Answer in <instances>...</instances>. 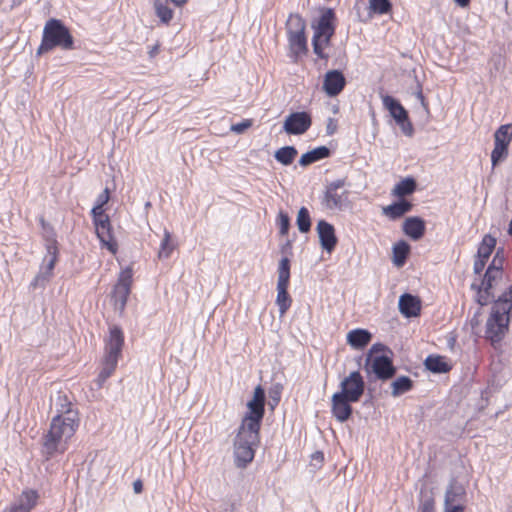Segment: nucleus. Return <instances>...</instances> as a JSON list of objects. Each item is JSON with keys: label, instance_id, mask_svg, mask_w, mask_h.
<instances>
[{"label": "nucleus", "instance_id": "nucleus-48", "mask_svg": "<svg viewBox=\"0 0 512 512\" xmlns=\"http://www.w3.org/2000/svg\"><path fill=\"white\" fill-rule=\"evenodd\" d=\"M109 201V189L105 188L104 191L98 196L96 205L104 206Z\"/></svg>", "mask_w": 512, "mask_h": 512}, {"label": "nucleus", "instance_id": "nucleus-49", "mask_svg": "<svg viewBox=\"0 0 512 512\" xmlns=\"http://www.w3.org/2000/svg\"><path fill=\"white\" fill-rule=\"evenodd\" d=\"M486 261L481 258H476L473 265V270L475 274H480L484 267H485Z\"/></svg>", "mask_w": 512, "mask_h": 512}, {"label": "nucleus", "instance_id": "nucleus-3", "mask_svg": "<svg viewBox=\"0 0 512 512\" xmlns=\"http://www.w3.org/2000/svg\"><path fill=\"white\" fill-rule=\"evenodd\" d=\"M123 346L124 334L122 329L117 325L110 326L109 334L104 340L102 368L95 380L97 388H102L105 381L114 373L118 360L121 357Z\"/></svg>", "mask_w": 512, "mask_h": 512}, {"label": "nucleus", "instance_id": "nucleus-33", "mask_svg": "<svg viewBox=\"0 0 512 512\" xmlns=\"http://www.w3.org/2000/svg\"><path fill=\"white\" fill-rule=\"evenodd\" d=\"M297 154V149L294 146H284L275 152L274 157L282 165L288 166L292 164Z\"/></svg>", "mask_w": 512, "mask_h": 512}, {"label": "nucleus", "instance_id": "nucleus-22", "mask_svg": "<svg viewBox=\"0 0 512 512\" xmlns=\"http://www.w3.org/2000/svg\"><path fill=\"white\" fill-rule=\"evenodd\" d=\"M383 106L389 111L390 115L396 122L403 121L407 118L408 112L401 103L390 95L382 96Z\"/></svg>", "mask_w": 512, "mask_h": 512}, {"label": "nucleus", "instance_id": "nucleus-35", "mask_svg": "<svg viewBox=\"0 0 512 512\" xmlns=\"http://www.w3.org/2000/svg\"><path fill=\"white\" fill-rule=\"evenodd\" d=\"M512 141V125L505 124L501 125L494 133V143L497 145H503L509 147Z\"/></svg>", "mask_w": 512, "mask_h": 512}, {"label": "nucleus", "instance_id": "nucleus-9", "mask_svg": "<svg viewBox=\"0 0 512 512\" xmlns=\"http://www.w3.org/2000/svg\"><path fill=\"white\" fill-rule=\"evenodd\" d=\"M277 273L276 304L279 307L280 316H283L291 306L292 302L291 297L287 292L290 280V260L287 257L280 260Z\"/></svg>", "mask_w": 512, "mask_h": 512}, {"label": "nucleus", "instance_id": "nucleus-43", "mask_svg": "<svg viewBox=\"0 0 512 512\" xmlns=\"http://www.w3.org/2000/svg\"><path fill=\"white\" fill-rule=\"evenodd\" d=\"M278 224H279L280 234L286 235L288 233L289 227H290L289 216L286 213L280 211V213L278 215Z\"/></svg>", "mask_w": 512, "mask_h": 512}, {"label": "nucleus", "instance_id": "nucleus-41", "mask_svg": "<svg viewBox=\"0 0 512 512\" xmlns=\"http://www.w3.org/2000/svg\"><path fill=\"white\" fill-rule=\"evenodd\" d=\"M508 156V148L503 145L494 143V148L491 152L492 165L496 166L499 162L503 161Z\"/></svg>", "mask_w": 512, "mask_h": 512}, {"label": "nucleus", "instance_id": "nucleus-29", "mask_svg": "<svg viewBox=\"0 0 512 512\" xmlns=\"http://www.w3.org/2000/svg\"><path fill=\"white\" fill-rule=\"evenodd\" d=\"M416 181L414 178L407 177L395 185L392 194L397 197H405L411 195L416 190Z\"/></svg>", "mask_w": 512, "mask_h": 512}, {"label": "nucleus", "instance_id": "nucleus-58", "mask_svg": "<svg viewBox=\"0 0 512 512\" xmlns=\"http://www.w3.org/2000/svg\"><path fill=\"white\" fill-rule=\"evenodd\" d=\"M170 2L174 3L178 7H181L187 2V0H170Z\"/></svg>", "mask_w": 512, "mask_h": 512}, {"label": "nucleus", "instance_id": "nucleus-39", "mask_svg": "<svg viewBox=\"0 0 512 512\" xmlns=\"http://www.w3.org/2000/svg\"><path fill=\"white\" fill-rule=\"evenodd\" d=\"M369 9L375 14H388L392 10V4L390 0H369Z\"/></svg>", "mask_w": 512, "mask_h": 512}, {"label": "nucleus", "instance_id": "nucleus-13", "mask_svg": "<svg viewBox=\"0 0 512 512\" xmlns=\"http://www.w3.org/2000/svg\"><path fill=\"white\" fill-rule=\"evenodd\" d=\"M312 125V118L308 112H292L286 116L283 130L289 135H302Z\"/></svg>", "mask_w": 512, "mask_h": 512}, {"label": "nucleus", "instance_id": "nucleus-25", "mask_svg": "<svg viewBox=\"0 0 512 512\" xmlns=\"http://www.w3.org/2000/svg\"><path fill=\"white\" fill-rule=\"evenodd\" d=\"M465 495L464 488L453 482L449 485L445 493V511L451 509V506L461 505V500Z\"/></svg>", "mask_w": 512, "mask_h": 512}, {"label": "nucleus", "instance_id": "nucleus-59", "mask_svg": "<svg viewBox=\"0 0 512 512\" xmlns=\"http://www.w3.org/2000/svg\"><path fill=\"white\" fill-rule=\"evenodd\" d=\"M508 233H509V235L512 236V220L509 223Z\"/></svg>", "mask_w": 512, "mask_h": 512}, {"label": "nucleus", "instance_id": "nucleus-61", "mask_svg": "<svg viewBox=\"0 0 512 512\" xmlns=\"http://www.w3.org/2000/svg\"><path fill=\"white\" fill-rule=\"evenodd\" d=\"M509 512H512V510H510Z\"/></svg>", "mask_w": 512, "mask_h": 512}, {"label": "nucleus", "instance_id": "nucleus-8", "mask_svg": "<svg viewBox=\"0 0 512 512\" xmlns=\"http://www.w3.org/2000/svg\"><path fill=\"white\" fill-rule=\"evenodd\" d=\"M265 391L258 385L254 389L253 398L247 403L248 413L244 416L241 426L250 430L260 431L261 421L265 413Z\"/></svg>", "mask_w": 512, "mask_h": 512}, {"label": "nucleus", "instance_id": "nucleus-7", "mask_svg": "<svg viewBox=\"0 0 512 512\" xmlns=\"http://www.w3.org/2000/svg\"><path fill=\"white\" fill-rule=\"evenodd\" d=\"M345 181L338 179L327 185L321 205L331 211H344L350 207V192L344 189Z\"/></svg>", "mask_w": 512, "mask_h": 512}, {"label": "nucleus", "instance_id": "nucleus-55", "mask_svg": "<svg viewBox=\"0 0 512 512\" xmlns=\"http://www.w3.org/2000/svg\"><path fill=\"white\" fill-rule=\"evenodd\" d=\"M445 512H463V506L462 505H455L451 506V509L445 511Z\"/></svg>", "mask_w": 512, "mask_h": 512}, {"label": "nucleus", "instance_id": "nucleus-10", "mask_svg": "<svg viewBox=\"0 0 512 512\" xmlns=\"http://www.w3.org/2000/svg\"><path fill=\"white\" fill-rule=\"evenodd\" d=\"M131 285L132 269L126 268L120 273L118 281L112 292L114 308L120 313H122L126 307L128 296L131 292Z\"/></svg>", "mask_w": 512, "mask_h": 512}, {"label": "nucleus", "instance_id": "nucleus-5", "mask_svg": "<svg viewBox=\"0 0 512 512\" xmlns=\"http://www.w3.org/2000/svg\"><path fill=\"white\" fill-rule=\"evenodd\" d=\"M335 13L331 8H325L319 19L312 23L314 35L312 46L314 53L321 59H327L328 55L324 53V48L330 44L331 38L335 33Z\"/></svg>", "mask_w": 512, "mask_h": 512}, {"label": "nucleus", "instance_id": "nucleus-26", "mask_svg": "<svg viewBox=\"0 0 512 512\" xmlns=\"http://www.w3.org/2000/svg\"><path fill=\"white\" fill-rule=\"evenodd\" d=\"M330 149L326 146H319L304 153L299 160V164L306 167L314 162L325 159L330 156Z\"/></svg>", "mask_w": 512, "mask_h": 512}, {"label": "nucleus", "instance_id": "nucleus-44", "mask_svg": "<svg viewBox=\"0 0 512 512\" xmlns=\"http://www.w3.org/2000/svg\"><path fill=\"white\" fill-rule=\"evenodd\" d=\"M281 389L282 386L280 384H276L270 391L269 395L271 398V401L269 402V405L273 409L280 401V395H281Z\"/></svg>", "mask_w": 512, "mask_h": 512}, {"label": "nucleus", "instance_id": "nucleus-50", "mask_svg": "<svg viewBox=\"0 0 512 512\" xmlns=\"http://www.w3.org/2000/svg\"><path fill=\"white\" fill-rule=\"evenodd\" d=\"M337 130V122L333 118H328L326 124L327 135H333Z\"/></svg>", "mask_w": 512, "mask_h": 512}, {"label": "nucleus", "instance_id": "nucleus-51", "mask_svg": "<svg viewBox=\"0 0 512 512\" xmlns=\"http://www.w3.org/2000/svg\"><path fill=\"white\" fill-rule=\"evenodd\" d=\"M416 98L420 101L421 106L428 111V104L426 102V99L422 93L421 86L418 84V91L415 93Z\"/></svg>", "mask_w": 512, "mask_h": 512}, {"label": "nucleus", "instance_id": "nucleus-23", "mask_svg": "<svg viewBox=\"0 0 512 512\" xmlns=\"http://www.w3.org/2000/svg\"><path fill=\"white\" fill-rule=\"evenodd\" d=\"M412 203L401 199L388 206L383 207L382 213L392 220H396L412 210Z\"/></svg>", "mask_w": 512, "mask_h": 512}, {"label": "nucleus", "instance_id": "nucleus-28", "mask_svg": "<svg viewBox=\"0 0 512 512\" xmlns=\"http://www.w3.org/2000/svg\"><path fill=\"white\" fill-rule=\"evenodd\" d=\"M287 35L290 48L294 54L298 55L300 53H306L308 51L307 38L305 32Z\"/></svg>", "mask_w": 512, "mask_h": 512}, {"label": "nucleus", "instance_id": "nucleus-14", "mask_svg": "<svg viewBox=\"0 0 512 512\" xmlns=\"http://www.w3.org/2000/svg\"><path fill=\"white\" fill-rule=\"evenodd\" d=\"M57 261V247L54 244L47 246V255L44 257L43 265L39 273L31 282L32 288L44 287L52 276V271Z\"/></svg>", "mask_w": 512, "mask_h": 512}, {"label": "nucleus", "instance_id": "nucleus-37", "mask_svg": "<svg viewBox=\"0 0 512 512\" xmlns=\"http://www.w3.org/2000/svg\"><path fill=\"white\" fill-rule=\"evenodd\" d=\"M175 248V245L171 242V233L164 229V235L163 239L160 243V248L158 252V258L159 259H167L170 257L171 253L173 252Z\"/></svg>", "mask_w": 512, "mask_h": 512}, {"label": "nucleus", "instance_id": "nucleus-18", "mask_svg": "<svg viewBox=\"0 0 512 512\" xmlns=\"http://www.w3.org/2000/svg\"><path fill=\"white\" fill-rule=\"evenodd\" d=\"M38 497L35 490H24L19 498L3 512H30L36 505Z\"/></svg>", "mask_w": 512, "mask_h": 512}, {"label": "nucleus", "instance_id": "nucleus-42", "mask_svg": "<svg viewBox=\"0 0 512 512\" xmlns=\"http://www.w3.org/2000/svg\"><path fill=\"white\" fill-rule=\"evenodd\" d=\"M434 498L432 495H428L426 492L421 491V503L420 510L421 512H434Z\"/></svg>", "mask_w": 512, "mask_h": 512}, {"label": "nucleus", "instance_id": "nucleus-27", "mask_svg": "<svg viewBox=\"0 0 512 512\" xmlns=\"http://www.w3.org/2000/svg\"><path fill=\"white\" fill-rule=\"evenodd\" d=\"M169 3L170 0H153L155 14L165 24L173 18V10L169 7Z\"/></svg>", "mask_w": 512, "mask_h": 512}, {"label": "nucleus", "instance_id": "nucleus-4", "mask_svg": "<svg viewBox=\"0 0 512 512\" xmlns=\"http://www.w3.org/2000/svg\"><path fill=\"white\" fill-rule=\"evenodd\" d=\"M55 47L71 50L74 48V39L62 21L51 18L44 26L42 41L36 54L42 55Z\"/></svg>", "mask_w": 512, "mask_h": 512}, {"label": "nucleus", "instance_id": "nucleus-19", "mask_svg": "<svg viewBox=\"0 0 512 512\" xmlns=\"http://www.w3.org/2000/svg\"><path fill=\"white\" fill-rule=\"evenodd\" d=\"M94 225H95L97 237L99 238V240L103 244V246L107 247V249L109 251H111L112 253H116L117 244L113 240L112 228H111L109 218L104 219V220H99V222L95 223Z\"/></svg>", "mask_w": 512, "mask_h": 512}, {"label": "nucleus", "instance_id": "nucleus-45", "mask_svg": "<svg viewBox=\"0 0 512 512\" xmlns=\"http://www.w3.org/2000/svg\"><path fill=\"white\" fill-rule=\"evenodd\" d=\"M92 216H93V222L94 224L99 222V220H104V219H108V215H106L104 213V210H103V207L100 206V205H95L93 208H92Z\"/></svg>", "mask_w": 512, "mask_h": 512}, {"label": "nucleus", "instance_id": "nucleus-60", "mask_svg": "<svg viewBox=\"0 0 512 512\" xmlns=\"http://www.w3.org/2000/svg\"><path fill=\"white\" fill-rule=\"evenodd\" d=\"M150 205H151V204H150V202H147V203L145 204V206H146V207H150Z\"/></svg>", "mask_w": 512, "mask_h": 512}, {"label": "nucleus", "instance_id": "nucleus-46", "mask_svg": "<svg viewBox=\"0 0 512 512\" xmlns=\"http://www.w3.org/2000/svg\"><path fill=\"white\" fill-rule=\"evenodd\" d=\"M252 125V122L251 120H244L240 123H237V124H233L231 126V131L237 133V134H241L243 133L246 129H248L250 126Z\"/></svg>", "mask_w": 512, "mask_h": 512}, {"label": "nucleus", "instance_id": "nucleus-36", "mask_svg": "<svg viewBox=\"0 0 512 512\" xmlns=\"http://www.w3.org/2000/svg\"><path fill=\"white\" fill-rule=\"evenodd\" d=\"M306 22L299 14H290L286 21L287 34L305 32Z\"/></svg>", "mask_w": 512, "mask_h": 512}, {"label": "nucleus", "instance_id": "nucleus-1", "mask_svg": "<svg viewBox=\"0 0 512 512\" xmlns=\"http://www.w3.org/2000/svg\"><path fill=\"white\" fill-rule=\"evenodd\" d=\"M502 276L485 272L480 285L471 284L476 290V301L479 305L485 306L494 301L490 317L486 323V337L493 343H499L508 331L510 313L512 310V285L502 294L496 295L495 290Z\"/></svg>", "mask_w": 512, "mask_h": 512}, {"label": "nucleus", "instance_id": "nucleus-17", "mask_svg": "<svg viewBox=\"0 0 512 512\" xmlns=\"http://www.w3.org/2000/svg\"><path fill=\"white\" fill-rule=\"evenodd\" d=\"M346 80L339 70H331L325 74L323 81V90L325 93L334 97L337 96L345 87Z\"/></svg>", "mask_w": 512, "mask_h": 512}, {"label": "nucleus", "instance_id": "nucleus-56", "mask_svg": "<svg viewBox=\"0 0 512 512\" xmlns=\"http://www.w3.org/2000/svg\"><path fill=\"white\" fill-rule=\"evenodd\" d=\"M454 2L460 7H466L469 5L470 0H454Z\"/></svg>", "mask_w": 512, "mask_h": 512}, {"label": "nucleus", "instance_id": "nucleus-32", "mask_svg": "<svg viewBox=\"0 0 512 512\" xmlns=\"http://www.w3.org/2000/svg\"><path fill=\"white\" fill-rule=\"evenodd\" d=\"M426 368L433 373H446L451 367L441 356L430 355L425 360Z\"/></svg>", "mask_w": 512, "mask_h": 512}, {"label": "nucleus", "instance_id": "nucleus-6", "mask_svg": "<svg viewBox=\"0 0 512 512\" xmlns=\"http://www.w3.org/2000/svg\"><path fill=\"white\" fill-rule=\"evenodd\" d=\"M259 443V431L250 430L241 426L234 439V464L238 468H245L255 456V447Z\"/></svg>", "mask_w": 512, "mask_h": 512}, {"label": "nucleus", "instance_id": "nucleus-52", "mask_svg": "<svg viewBox=\"0 0 512 512\" xmlns=\"http://www.w3.org/2000/svg\"><path fill=\"white\" fill-rule=\"evenodd\" d=\"M384 349V345L380 344V343H376L374 345H372V347L370 348L369 350V353L368 355H370V357H372V354L373 353H377V352H380Z\"/></svg>", "mask_w": 512, "mask_h": 512}, {"label": "nucleus", "instance_id": "nucleus-24", "mask_svg": "<svg viewBox=\"0 0 512 512\" xmlns=\"http://www.w3.org/2000/svg\"><path fill=\"white\" fill-rule=\"evenodd\" d=\"M371 339L372 334L366 329L357 328L347 334V343L354 349H363Z\"/></svg>", "mask_w": 512, "mask_h": 512}, {"label": "nucleus", "instance_id": "nucleus-34", "mask_svg": "<svg viewBox=\"0 0 512 512\" xmlns=\"http://www.w3.org/2000/svg\"><path fill=\"white\" fill-rule=\"evenodd\" d=\"M496 245V239L487 234L483 237L477 251V257L485 261L489 259Z\"/></svg>", "mask_w": 512, "mask_h": 512}, {"label": "nucleus", "instance_id": "nucleus-2", "mask_svg": "<svg viewBox=\"0 0 512 512\" xmlns=\"http://www.w3.org/2000/svg\"><path fill=\"white\" fill-rule=\"evenodd\" d=\"M55 405L57 415L52 418L50 428L43 437L42 454L47 459L66 451L68 440L75 434L79 425L78 412L72 409L66 395L59 392Z\"/></svg>", "mask_w": 512, "mask_h": 512}, {"label": "nucleus", "instance_id": "nucleus-30", "mask_svg": "<svg viewBox=\"0 0 512 512\" xmlns=\"http://www.w3.org/2000/svg\"><path fill=\"white\" fill-rule=\"evenodd\" d=\"M410 252V246L405 241H400L393 246V263L397 267H402L408 254Z\"/></svg>", "mask_w": 512, "mask_h": 512}, {"label": "nucleus", "instance_id": "nucleus-12", "mask_svg": "<svg viewBox=\"0 0 512 512\" xmlns=\"http://www.w3.org/2000/svg\"><path fill=\"white\" fill-rule=\"evenodd\" d=\"M340 387L339 394L358 402L364 393L365 382L358 371H353L341 381Z\"/></svg>", "mask_w": 512, "mask_h": 512}, {"label": "nucleus", "instance_id": "nucleus-15", "mask_svg": "<svg viewBox=\"0 0 512 512\" xmlns=\"http://www.w3.org/2000/svg\"><path fill=\"white\" fill-rule=\"evenodd\" d=\"M316 231L322 249L331 253L338 242L334 226L325 220H320L317 223Z\"/></svg>", "mask_w": 512, "mask_h": 512}, {"label": "nucleus", "instance_id": "nucleus-20", "mask_svg": "<svg viewBox=\"0 0 512 512\" xmlns=\"http://www.w3.org/2000/svg\"><path fill=\"white\" fill-rule=\"evenodd\" d=\"M399 311L407 318L416 317L421 311V302L418 297L405 293L399 298Z\"/></svg>", "mask_w": 512, "mask_h": 512}, {"label": "nucleus", "instance_id": "nucleus-31", "mask_svg": "<svg viewBox=\"0 0 512 512\" xmlns=\"http://www.w3.org/2000/svg\"><path fill=\"white\" fill-rule=\"evenodd\" d=\"M413 388V381L408 376H400L391 383V395L398 397Z\"/></svg>", "mask_w": 512, "mask_h": 512}, {"label": "nucleus", "instance_id": "nucleus-38", "mask_svg": "<svg viewBox=\"0 0 512 512\" xmlns=\"http://www.w3.org/2000/svg\"><path fill=\"white\" fill-rule=\"evenodd\" d=\"M296 223L301 233H307L311 229V218L306 207H301L298 211Z\"/></svg>", "mask_w": 512, "mask_h": 512}, {"label": "nucleus", "instance_id": "nucleus-54", "mask_svg": "<svg viewBox=\"0 0 512 512\" xmlns=\"http://www.w3.org/2000/svg\"><path fill=\"white\" fill-rule=\"evenodd\" d=\"M312 460H313V461H317L318 463H322V462H323V460H324V455H323V453H322V452H319V451H317V452L313 453V454H312Z\"/></svg>", "mask_w": 512, "mask_h": 512}, {"label": "nucleus", "instance_id": "nucleus-47", "mask_svg": "<svg viewBox=\"0 0 512 512\" xmlns=\"http://www.w3.org/2000/svg\"><path fill=\"white\" fill-rule=\"evenodd\" d=\"M396 123L400 126L402 132L405 135L412 136L414 130H413L412 123L409 121L408 117L405 120L396 122Z\"/></svg>", "mask_w": 512, "mask_h": 512}, {"label": "nucleus", "instance_id": "nucleus-11", "mask_svg": "<svg viewBox=\"0 0 512 512\" xmlns=\"http://www.w3.org/2000/svg\"><path fill=\"white\" fill-rule=\"evenodd\" d=\"M365 370L368 374H374L376 379L383 381L392 378L396 373L392 360L384 355L375 357L367 355Z\"/></svg>", "mask_w": 512, "mask_h": 512}, {"label": "nucleus", "instance_id": "nucleus-57", "mask_svg": "<svg viewBox=\"0 0 512 512\" xmlns=\"http://www.w3.org/2000/svg\"><path fill=\"white\" fill-rule=\"evenodd\" d=\"M158 52H159V46H158V45H154V46L150 49V51H149V55H150V57L152 58V57H154L156 54H158Z\"/></svg>", "mask_w": 512, "mask_h": 512}, {"label": "nucleus", "instance_id": "nucleus-21", "mask_svg": "<svg viewBox=\"0 0 512 512\" xmlns=\"http://www.w3.org/2000/svg\"><path fill=\"white\" fill-rule=\"evenodd\" d=\"M425 229V221L417 216L408 217L403 223L404 233L415 241L423 237Z\"/></svg>", "mask_w": 512, "mask_h": 512}, {"label": "nucleus", "instance_id": "nucleus-53", "mask_svg": "<svg viewBox=\"0 0 512 512\" xmlns=\"http://www.w3.org/2000/svg\"><path fill=\"white\" fill-rule=\"evenodd\" d=\"M133 490L137 494L142 492L143 484H142L141 480L134 481V483H133Z\"/></svg>", "mask_w": 512, "mask_h": 512}, {"label": "nucleus", "instance_id": "nucleus-40", "mask_svg": "<svg viewBox=\"0 0 512 512\" xmlns=\"http://www.w3.org/2000/svg\"><path fill=\"white\" fill-rule=\"evenodd\" d=\"M503 262L504 257L500 255V251H497L486 272H491L492 274L503 277Z\"/></svg>", "mask_w": 512, "mask_h": 512}, {"label": "nucleus", "instance_id": "nucleus-16", "mask_svg": "<svg viewBox=\"0 0 512 512\" xmlns=\"http://www.w3.org/2000/svg\"><path fill=\"white\" fill-rule=\"evenodd\" d=\"M354 402L338 392L334 393L331 399L332 415L341 423L347 421L352 415L351 403Z\"/></svg>", "mask_w": 512, "mask_h": 512}]
</instances>
